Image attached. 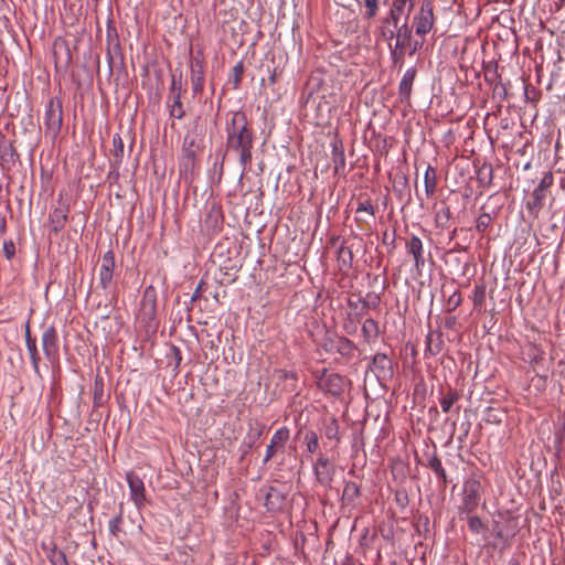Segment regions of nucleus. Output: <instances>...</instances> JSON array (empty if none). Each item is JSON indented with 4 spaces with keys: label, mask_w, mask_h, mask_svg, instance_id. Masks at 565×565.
<instances>
[{
    "label": "nucleus",
    "mask_w": 565,
    "mask_h": 565,
    "mask_svg": "<svg viewBox=\"0 0 565 565\" xmlns=\"http://www.w3.org/2000/svg\"><path fill=\"white\" fill-rule=\"evenodd\" d=\"M455 430H456V422H452V424H451V435H450L451 437L455 434Z\"/></svg>",
    "instance_id": "obj_63"
},
{
    "label": "nucleus",
    "mask_w": 565,
    "mask_h": 565,
    "mask_svg": "<svg viewBox=\"0 0 565 565\" xmlns=\"http://www.w3.org/2000/svg\"><path fill=\"white\" fill-rule=\"evenodd\" d=\"M424 185H425V193L427 198H430L435 194L436 185H437V174L436 170L428 166L426 168L425 174H424Z\"/></svg>",
    "instance_id": "obj_22"
},
{
    "label": "nucleus",
    "mask_w": 565,
    "mask_h": 565,
    "mask_svg": "<svg viewBox=\"0 0 565 565\" xmlns=\"http://www.w3.org/2000/svg\"><path fill=\"white\" fill-rule=\"evenodd\" d=\"M413 8V0H392L387 14L381 19L380 23L391 24L395 29L401 26L403 21L408 23Z\"/></svg>",
    "instance_id": "obj_5"
},
{
    "label": "nucleus",
    "mask_w": 565,
    "mask_h": 565,
    "mask_svg": "<svg viewBox=\"0 0 565 565\" xmlns=\"http://www.w3.org/2000/svg\"><path fill=\"white\" fill-rule=\"evenodd\" d=\"M7 231V221H6V216L0 213V237L4 235Z\"/></svg>",
    "instance_id": "obj_57"
},
{
    "label": "nucleus",
    "mask_w": 565,
    "mask_h": 565,
    "mask_svg": "<svg viewBox=\"0 0 565 565\" xmlns=\"http://www.w3.org/2000/svg\"><path fill=\"white\" fill-rule=\"evenodd\" d=\"M428 467L434 471V473L438 477V479H440V481L444 484H447L448 479L446 471L441 465V460L436 455L428 459Z\"/></svg>",
    "instance_id": "obj_30"
},
{
    "label": "nucleus",
    "mask_w": 565,
    "mask_h": 565,
    "mask_svg": "<svg viewBox=\"0 0 565 565\" xmlns=\"http://www.w3.org/2000/svg\"><path fill=\"white\" fill-rule=\"evenodd\" d=\"M416 77V70L414 67H409L405 71L399 85H398V94L401 102H408L412 93L413 83Z\"/></svg>",
    "instance_id": "obj_15"
},
{
    "label": "nucleus",
    "mask_w": 565,
    "mask_h": 565,
    "mask_svg": "<svg viewBox=\"0 0 565 565\" xmlns=\"http://www.w3.org/2000/svg\"><path fill=\"white\" fill-rule=\"evenodd\" d=\"M68 207L58 206L52 211L50 214V222L52 225L53 232H60L67 222Z\"/></svg>",
    "instance_id": "obj_19"
},
{
    "label": "nucleus",
    "mask_w": 565,
    "mask_h": 565,
    "mask_svg": "<svg viewBox=\"0 0 565 565\" xmlns=\"http://www.w3.org/2000/svg\"><path fill=\"white\" fill-rule=\"evenodd\" d=\"M434 24V0H423L418 12L413 18L415 33L419 36H425L433 30Z\"/></svg>",
    "instance_id": "obj_4"
},
{
    "label": "nucleus",
    "mask_w": 565,
    "mask_h": 565,
    "mask_svg": "<svg viewBox=\"0 0 565 565\" xmlns=\"http://www.w3.org/2000/svg\"><path fill=\"white\" fill-rule=\"evenodd\" d=\"M468 527L471 532L479 534L486 530V524L478 515H467Z\"/></svg>",
    "instance_id": "obj_36"
},
{
    "label": "nucleus",
    "mask_w": 565,
    "mask_h": 565,
    "mask_svg": "<svg viewBox=\"0 0 565 565\" xmlns=\"http://www.w3.org/2000/svg\"><path fill=\"white\" fill-rule=\"evenodd\" d=\"M168 107L170 116L175 119H182L184 117V108L181 102V96L169 97Z\"/></svg>",
    "instance_id": "obj_28"
},
{
    "label": "nucleus",
    "mask_w": 565,
    "mask_h": 565,
    "mask_svg": "<svg viewBox=\"0 0 565 565\" xmlns=\"http://www.w3.org/2000/svg\"><path fill=\"white\" fill-rule=\"evenodd\" d=\"M461 303V295L459 291H455L447 300L448 311L457 309Z\"/></svg>",
    "instance_id": "obj_48"
},
{
    "label": "nucleus",
    "mask_w": 565,
    "mask_h": 565,
    "mask_svg": "<svg viewBox=\"0 0 565 565\" xmlns=\"http://www.w3.org/2000/svg\"><path fill=\"white\" fill-rule=\"evenodd\" d=\"M448 255L450 256L451 264L457 267L461 276H465L468 268V263H463L459 256H454V250H450Z\"/></svg>",
    "instance_id": "obj_44"
},
{
    "label": "nucleus",
    "mask_w": 565,
    "mask_h": 565,
    "mask_svg": "<svg viewBox=\"0 0 565 565\" xmlns=\"http://www.w3.org/2000/svg\"><path fill=\"white\" fill-rule=\"evenodd\" d=\"M553 184V175L551 172L545 173L539 185L532 192V200L527 203L530 210L540 211L545 200L546 190Z\"/></svg>",
    "instance_id": "obj_10"
},
{
    "label": "nucleus",
    "mask_w": 565,
    "mask_h": 565,
    "mask_svg": "<svg viewBox=\"0 0 565 565\" xmlns=\"http://www.w3.org/2000/svg\"><path fill=\"white\" fill-rule=\"evenodd\" d=\"M47 558L52 565H68L66 555L63 551L53 546L47 554Z\"/></svg>",
    "instance_id": "obj_34"
},
{
    "label": "nucleus",
    "mask_w": 565,
    "mask_h": 565,
    "mask_svg": "<svg viewBox=\"0 0 565 565\" xmlns=\"http://www.w3.org/2000/svg\"><path fill=\"white\" fill-rule=\"evenodd\" d=\"M324 434L326 437L330 440H339V426L337 420H332L330 424L326 426Z\"/></svg>",
    "instance_id": "obj_43"
},
{
    "label": "nucleus",
    "mask_w": 565,
    "mask_h": 565,
    "mask_svg": "<svg viewBox=\"0 0 565 565\" xmlns=\"http://www.w3.org/2000/svg\"><path fill=\"white\" fill-rule=\"evenodd\" d=\"M115 270V254L113 250H107L102 258V264L99 267L98 280L99 286L104 290H108L113 282Z\"/></svg>",
    "instance_id": "obj_8"
},
{
    "label": "nucleus",
    "mask_w": 565,
    "mask_h": 565,
    "mask_svg": "<svg viewBox=\"0 0 565 565\" xmlns=\"http://www.w3.org/2000/svg\"><path fill=\"white\" fill-rule=\"evenodd\" d=\"M359 3L363 4L365 8L363 13L364 19L372 20L377 15L380 11V0H361Z\"/></svg>",
    "instance_id": "obj_31"
},
{
    "label": "nucleus",
    "mask_w": 565,
    "mask_h": 565,
    "mask_svg": "<svg viewBox=\"0 0 565 565\" xmlns=\"http://www.w3.org/2000/svg\"><path fill=\"white\" fill-rule=\"evenodd\" d=\"M31 363L33 366V370L36 374L40 372L39 363H40V356L39 353L30 354Z\"/></svg>",
    "instance_id": "obj_54"
},
{
    "label": "nucleus",
    "mask_w": 565,
    "mask_h": 565,
    "mask_svg": "<svg viewBox=\"0 0 565 565\" xmlns=\"http://www.w3.org/2000/svg\"><path fill=\"white\" fill-rule=\"evenodd\" d=\"M198 147L196 140L193 137L185 136L182 147V167L184 170L193 169Z\"/></svg>",
    "instance_id": "obj_13"
},
{
    "label": "nucleus",
    "mask_w": 565,
    "mask_h": 565,
    "mask_svg": "<svg viewBox=\"0 0 565 565\" xmlns=\"http://www.w3.org/2000/svg\"><path fill=\"white\" fill-rule=\"evenodd\" d=\"M425 344H426L425 356H427L428 354L437 355L441 351V344H443L440 334H438L437 339L435 340L433 332H429L426 335Z\"/></svg>",
    "instance_id": "obj_26"
},
{
    "label": "nucleus",
    "mask_w": 565,
    "mask_h": 565,
    "mask_svg": "<svg viewBox=\"0 0 565 565\" xmlns=\"http://www.w3.org/2000/svg\"><path fill=\"white\" fill-rule=\"evenodd\" d=\"M332 162L334 166L335 173H340L345 168V157L343 152L342 145L333 143L332 147Z\"/></svg>",
    "instance_id": "obj_24"
},
{
    "label": "nucleus",
    "mask_w": 565,
    "mask_h": 565,
    "mask_svg": "<svg viewBox=\"0 0 565 565\" xmlns=\"http://www.w3.org/2000/svg\"><path fill=\"white\" fill-rule=\"evenodd\" d=\"M42 347L47 360L53 361L58 356V337L53 326L43 331Z\"/></svg>",
    "instance_id": "obj_9"
},
{
    "label": "nucleus",
    "mask_w": 565,
    "mask_h": 565,
    "mask_svg": "<svg viewBox=\"0 0 565 565\" xmlns=\"http://www.w3.org/2000/svg\"><path fill=\"white\" fill-rule=\"evenodd\" d=\"M243 72H244L243 63H242V62H238V63L233 67V83H234V88H237V87L239 86L241 81H242Z\"/></svg>",
    "instance_id": "obj_46"
},
{
    "label": "nucleus",
    "mask_w": 565,
    "mask_h": 565,
    "mask_svg": "<svg viewBox=\"0 0 565 565\" xmlns=\"http://www.w3.org/2000/svg\"><path fill=\"white\" fill-rule=\"evenodd\" d=\"M337 262L339 269L341 271L347 273L352 268L353 264V253L352 249L345 246L343 243L339 246L337 250Z\"/></svg>",
    "instance_id": "obj_17"
},
{
    "label": "nucleus",
    "mask_w": 565,
    "mask_h": 565,
    "mask_svg": "<svg viewBox=\"0 0 565 565\" xmlns=\"http://www.w3.org/2000/svg\"><path fill=\"white\" fill-rule=\"evenodd\" d=\"M388 46L393 62L397 63L398 61H402L404 56V51H399V49H396V46L392 45L391 43L388 44Z\"/></svg>",
    "instance_id": "obj_52"
},
{
    "label": "nucleus",
    "mask_w": 565,
    "mask_h": 565,
    "mask_svg": "<svg viewBox=\"0 0 565 565\" xmlns=\"http://www.w3.org/2000/svg\"><path fill=\"white\" fill-rule=\"evenodd\" d=\"M460 393L449 387L445 394L439 398V404L444 413H449L452 406L459 401Z\"/></svg>",
    "instance_id": "obj_21"
},
{
    "label": "nucleus",
    "mask_w": 565,
    "mask_h": 565,
    "mask_svg": "<svg viewBox=\"0 0 565 565\" xmlns=\"http://www.w3.org/2000/svg\"><path fill=\"white\" fill-rule=\"evenodd\" d=\"M365 212L371 216H374L375 210L370 200L360 201L356 207V213Z\"/></svg>",
    "instance_id": "obj_47"
},
{
    "label": "nucleus",
    "mask_w": 565,
    "mask_h": 565,
    "mask_svg": "<svg viewBox=\"0 0 565 565\" xmlns=\"http://www.w3.org/2000/svg\"><path fill=\"white\" fill-rule=\"evenodd\" d=\"M203 281H200L196 286L193 295L191 296V302L196 301L201 297V290H202Z\"/></svg>",
    "instance_id": "obj_55"
},
{
    "label": "nucleus",
    "mask_w": 565,
    "mask_h": 565,
    "mask_svg": "<svg viewBox=\"0 0 565 565\" xmlns=\"http://www.w3.org/2000/svg\"><path fill=\"white\" fill-rule=\"evenodd\" d=\"M253 131L248 128L245 113L236 111L226 124V147L238 154L242 173L252 164Z\"/></svg>",
    "instance_id": "obj_1"
},
{
    "label": "nucleus",
    "mask_w": 565,
    "mask_h": 565,
    "mask_svg": "<svg viewBox=\"0 0 565 565\" xmlns=\"http://www.w3.org/2000/svg\"><path fill=\"white\" fill-rule=\"evenodd\" d=\"M451 216L452 214L449 206H443L441 209H439L435 216L437 227L443 230L447 228Z\"/></svg>",
    "instance_id": "obj_32"
},
{
    "label": "nucleus",
    "mask_w": 565,
    "mask_h": 565,
    "mask_svg": "<svg viewBox=\"0 0 565 565\" xmlns=\"http://www.w3.org/2000/svg\"><path fill=\"white\" fill-rule=\"evenodd\" d=\"M508 565H519V563L515 559H510Z\"/></svg>",
    "instance_id": "obj_64"
},
{
    "label": "nucleus",
    "mask_w": 565,
    "mask_h": 565,
    "mask_svg": "<svg viewBox=\"0 0 565 565\" xmlns=\"http://www.w3.org/2000/svg\"><path fill=\"white\" fill-rule=\"evenodd\" d=\"M337 352L342 356L351 358L356 349L353 341L348 338H340L335 344Z\"/></svg>",
    "instance_id": "obj_29"
},
{
    "label": "nucleus",
    "mask_w": 565,
    "mask_h": 565,
    "mask_svg": "<svg viewBox=\"0 0 565 565\" xmlns=\"http://www.w3.org/2000/svg\"><path fill=\"white\" fill-rule=\"evenodd\" d=\"M63 121V107L61 99L52 97L45 105L44 125L46 134L52 138H56L61 131Z\"/></svg>",
    "instance_id": "obj_3"
},
{
    "label": "nucleus",
    "mask_w": 565,
    "mask_h": 565,
    "mask_svg": "<svg viewBox=\"0 0 565 565\" xmlns=\"http://www.w3.org/2000/svg\"><path fill=\"white\" fill-rule=\"evenodd\" d=\"M406 249L407 253L411 254L415 262V267L417 269H420L425 265V257H424V246L422 239L416 236L412 235V237L406 243Z\"/></svg>",
    "instance_id": "obj_12"
},
{
    "label": "nucleus",
    "mask_w": 565,
    "mask_h": 565,
    "mask_svg": "<svg viewBox=\"0 0 565 565\" xmlns=\"http://www.w3.org/2000/svg\"><path fill=\"white\" fill-rule=\"evenodd\" d=\"M379 31L381 36L388 42L395 39L396 29L391 24L381 23L379 26Z\"/></svg>",
    "instance_id": "obj_41"
},
{
    "label": "nucleus",
    "mask_w": 565,
    "mask_h": 565,
    "mask_svg": "<svg viewBox=\"0 0 565 565\" xmlns=\"http://www.w3.org/2000/svg\"><path fill=\"white\" fill-rule=\"evenodd\" d=\"M492 222V217L489 213L483 212L479 215L476 222V230L480 233H483Z\"/></svg>",
    "instance_id": "obj_39"
},
{
    "label": "nucleus",
    "mask_w": 565,
    "mask_h": 565,
    "mask_svg": "<svg viewBox=\"0 0 565 565\" xmlns=\"http://www.w3.org/2000/svg\"><path fill=\"white\" fill-rule=\"evenodd\" d=\"M224 160H225V153L221 154L220 158L214 163V168H218V170H220V177L223 173Z\"/></svg>",
    "instance_id": "obj_56"
},
{
    "label": "nucleus",
    "mask_w": 565,
    "mask_h": 565,
    "mask_svg": "<svg viewBox=\"0 0 565 565\" xmlns=\"http://www.w3.org/2000/svg\"><path fill=\"white\" fill-rule=\"evenodd\" d=\"M282 501L284 495L277 489L270 488L266 495L265 505L269 511H274L280 509Z\"/></svg>",
    "instance_id": "obj_27"
},
{
    "label": "nucleus",
    "mask_w": 565,
    "mask_h": 565,
    "mask_svg": "<svg viewBox=\"0 0 565 565\" xmlns=\"http://www.w3.org/2000/svg\"><path fill=\"white\" fill-rule=\"evenodd\" d=\"M362 334L366 342H370L379 335V323L372 318L366 319L362 324Z\"/></svg>",
    "instance_id": "obj_25"
},
{
    "label": "nucleus",
    "mask_w": 565,
    "mask_h": 565,
    "mask_svg": "<svg viewBox=\"0 0 565 565\" xmlns=\"http://www.w3.org/2000/svg\"><path fill=\"white\" fill-rule=\"evenodd\" d=\"M126 480L130 490V499L134 501L137 509L140 510L146 500L143 481L134 472H128Z\"/></svg>",
    "instance_id": "obj_11"
},
{
    "label": "nucleus",
    "mask_w": 565,
    "mask_h": 565,
    "mask_svg": "<svg viewBox=\"0 0 565 565\" xmlns=\"http://www.w3.org/2000/svg\"><path fill=\"white\" fill-rule=\"evenodd\" d=\"M491 534L498 539V540H504V533L503 530L500 526V523L498 521H493L490 529Z\"/></svg>",
    "instance_id": "obj_51"
},
{
    "label": "nucleus",
    "mask_w": 565,
    "mask_h": 565,
    "mask_svg": "<svg viewBox=\"0 0 565 565\" xmlns=\"http://www.w3.org/2000/svg\"><path fill=\"white\" fill-rule=\"evenodd\" d=\"M289 439V429L286 427H281L275 431L270 439V444L276 447H284L287 440Z\"/></svg>",
    "instance_id": "obj_35"
},
{
    "label": "nucleus",
    "mask_w": 565,
    "mask_h": 565,
    "mask_svg": "<svg viewBox=\"0 0 565 565\" xmlns=\"http://www.w3.org/2000/svg\"><path fill=\"white\" fill-rule=\"evenodd\" d=\"M25 344H26L29 354H34L38 352L36 341H35V339H33L31 337L30 329L28 326H26V331H25Z\"/></svg>",
    "instance_id": "obj_49"
},
{
    "label": "nucleus",
    "mask_w": 565,
    "mask_h": 565,
    "mask_svg": "<svg viewBox=\"0 0 565 565\" xmlns=\"http://www.w3.org/2000/svg\"><path fill=\"white\" fill-rule=\"evenodd\" d=\"M173 351H174V355H175V369H178L180 365V362L182 360L181 351L177 347H173Z\"/></svg>",
    "instance_id": "obj_58"
},
{
    "label": "nucleus",
    "mask_w": 565,
    "mask_h": 565,
    "mask_svg": "<svg viewBox=\"0 0 565 565\" xmlns=\"http://www.w3.org/2000/svg\"><path fill=\"white\" fill-rule=\"evenodd\" d=\"M276 446L269 444L267 446V449H266V454H265V457H264V463L268 462L276 454Z\"/></svg>",
    "instance_id": "obj_53"
},
{
    "label": "nucleus",
    "mask_w": 565,
    "mask_h": 565,
    "mask_svg": "<svg viewBox=\"0 0 565 565\" xmlns=\"http://www.w3.org/2000/svg\"><path fill=\"white\" fill-rule=\"evenodd\" d=\"M493 179V170L490 164H483L478 172L479 182L489 185Z\"/></svg>",
    "instance_id": "obj_37"
},
{
    "label": "nucleus",
    "mask_w": 565,
    "mask_h": 565,
    "mask_svg": "<svg viewBox=\"0 0 565 565\" xmlns=\"http://www.w3.org/2000/svg\"><path fill=\"white\" fill-rule=\"evenodd\" d=\"M321 386L328 393L339 395L343 391V377L337 373H330L322 379Z\"/></svg>",
    "instance_id": "obj_16"
},
{
    "label": "nucleus",
    "mask_w": 565,
    "mask_h": 565,
    "mask_svg": "<svg viewBox=\"0 0 565 565\" xmlns=\"http://www.w3.org/2000/svg\"><path fill=\"white\" fill-rule=\"evenodd\" d=\"M182 95V74L179 76L172 75L171 86H170V97L181 96Z\"/></svg>",
    "instance_id": "obj_40"
},
{
    "label": "nucleus",
    "mask_w": 565,
    "mask_h": 565,
    "mask_svg": "<svg viewBox=\"0 0 565 565\" xmlns=\"http://www.w3.org/2000/svg\"><path fill=\"white\" fill-rule=\"evenodd\" d=\"M370 371L379 381H386L393 376V362L385 353H376L369 365Z\"/></svg>",
    "instance_id": "obj_7"
},
{
    "label": "nucleus",
    "mask_w": 565,
    "mask_h": 565,
    "mask_svg": "<svg viewBox=\"0 0 565 565\" xmlns=\"http://www.w3.org/2000/svg\"><path fill=\"white\" fill-rule=\"evenodd\" d=\"M113 146L115 148V158L116 161L119 163L124 156V141L120 138L119 135H115L113 138Z\"/></svg>",
    "instance_id": "obj_42"
},
{
    "label": "nucleus",
    "mask_w": 565,
    "mask_h": 565,
    "mask_svg": "<svg viewBox=\"0 0 565 565\" xmlns=\"http://www.w3.org/2000/svg\"><path fill=\"white\" fill-rule=\"evenodd\" d=\"M423 46V41L419 42V41H414L413 43V47L412 50L409 51V54H414L418 49H420Z\"/></svg>",
    "instance_id": "obj_59"
},
{
    "label": "nucleus",
    "mask_w": 565,
    "mask_h": 565,
    "mask_svg": "<svg viewBox=\"0 0 565 565\" xmlns=\"http://www.w3.org/2000/svg\"><path fill=\"white\" fill-rule=\"evenodd\" d=\"M2 252H3L4 257L8 260L13 259V257L15 256V244H14V242L12 239L4 241L3 242V246H2Z\"/></svg>",
    "instance_id": "obj_45"
},
{
    "label": "nucleus",
    "mask_w": 565,
    "mask_h": 565,
    "mask_svg": "<svg viewBox=\"0 0 565 565\" xmlns=\"http://www.w3.org/2000/svg\"><path fill=\"white\" fill-rule=\"evenodd\" d=\"M122 523H124V509L122 503L119 505L118 513L109 520L108 522V531L111 536L119 537L122 533Z\"/></svg>",
    "instance_id": "obj_23"
},
{
    "label": "nucleus",
    "mask_w": 565,
    "mask_h": 565,
    "mask_svg": "<svg viewBox=\"0 0 565 565\" xmlns=\"http://www.w3.org/2000/svg\"><path fill=\"white\" fill-rule=\"evenodd\" d=\"M306 447L310 454L317 451L319 447V439L315 431H308L305 436Z\"/></svg>",
    "instance_id": "obj_38"
},
{
    "label": "nucleus",
    "mask_w": 565,
    "mask_h": 565,
    "mask_svg": "<svg viewBox=\"0 0 565 565\" xmlns=\"http://www.w3.org/2000/svg\"><path fill=\"white\" fill-rule=\"evenodd\" d=\"M469 427H470V423H467V426L465 428V431L462 434V436L459 437V440L462 441L463 438H466L468 436V433H469Z\"/></svg>",
    "instance_id": "obj_61"
},
{
    "label": "nucleus",
    "mask_w": 565,
    "mask_h": 565,
    "mask_svg": "<svg viewBox=\"0 0 565 565\" xmlns=\"http://www.w3.org/2000/svg\"><path fill=\"white\" fill-rule=\"evenodd\" d=\"M455 322H456V318L455 317H448L446 319V327L447 328H451L455 324Z\"/></svg>",
    "instance_id": "obj_60"
},
{
    "label": "nucleus",
    "mask_w": 565,
    "mask_h": 565,
    "mask_svg": "<svg viewBox=\"0 0 565 565\" xmlns=\"http://www.w3.org/2000/svg\"><path fill=\"white\" fill-rule=\"evenodd\" d=\"M103 399H104L103 386L102 385L99 386L98 383L96 382L95 387H94V407H99L103 404Z\"/></svg>",
    "instance_id": "obj_50"
},
{
    "label": "nucleus",
    "mask_w": 565,
    "mask_h": 565,
    "mask_svg": "<svg viewBox=\"0 0 565 565\" xmlns=\"http://www.w3.org/2000/svg\"><path fill=\"white\" fill-rule=\"evenodd\" d=\"M486 301V286L478 285L473 289L472 302L476 309L482 310Z\"/></svg>",
    "instance_id": "obj_33"
},
{
    "label": "nucleus",
    "mask_w": 565,
    "mask_h": 565,
    "mask_svg": "<svg viewBox=\"0 0 565 565\" xmlns=\"http://www.w3.org/2000/svg\"><path fill=\"white\" fill-rule=\"evenodd\" d=\"M312 469L317 481L321 486L330 488L335 475V467L332 460L327 455L319 454Z\"/></svg>",
    "instance_id": "obj_6"
},
{
    "label": "nucleus",
    "mask_w": 565,
    "mask_h": 565,
    "mask_svg": "<svg viewBox=\"0 0 565 565\" xmlns=\"http://www.w3.org/2000/svg\"><path fill=\"white\" fill-rule=\"evenodd\" d=\"M345 329H347L348 333H353V332H355L356 327L355 326L354 327H350V329H349V327H347Z\"/></svg>",
    "instance_id": "obj_62"
},
{
    "label": "nucleus",
    "mask_w": 565,
    "mask_h": 565,
    "mask_svg": "<svg viewBox=\"0 0 565 565\" xmlns=\"http://www.w3.org/2000/svg\"><path fill=\"white\" fill-rule=\"evenodd\" d=\"M360 487L353 481H345L342 492V505L354 507L355 500L360 495Z\"/></svg>",
    "instance_id": "obj_18"
},
{
    "label": "nucleus",
    "mask_w": 565,
    "mask_h": 565,
    "mask_svg": "<svg viewBox=\"0 0 565 565\" xmlns=\"http://www.w3.org/2000/svg\"><path fill=\"white\" fill-rule=\"evenodd\" d=\"M395 33L394 45L396 49H399V51H404L411 41L412 28L408 25V23H406V21H403L402 25L396 28Z\"/></svg>",
    "instance_id": "obj_20"
},
{
    "label": "nucleus",
    "mask_w": 565,
    "mask_h": 565,
    "mask_svg": "<svg viewBox=\"0 0 565 565\" xmlns=\"http://www.w3.org/2000/svg\"><path fill=\"white\" fill-rule=\"evenodd\" d=\"M191 84L193 94H200L204 86V66L199 58H193L191 62Z\"/></svg>",
    "instance_id": "obj_14"
},
{
    "label": "nucleus",
    "mask_w": 565,
    "mask_h": 565,
    "mask_svg": "<svg viewBox=\"0 0 565 565\" xmlns=\"http://www.w3.org/2000/svg\"><path fill=\"white\" fill-rule=\"evenodd\" d=\"M482 494V484L477 476H471L463 482L462 502L460 505V515L472 513L479 505Z\"/></svg>",
    "instance_id": "obj_2"
}]
</instances>
